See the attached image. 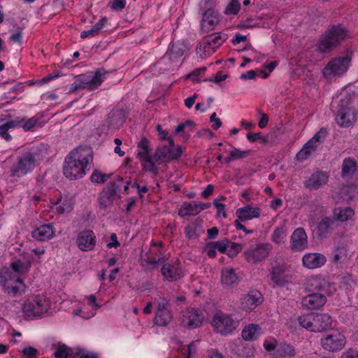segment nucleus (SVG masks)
<instances>
[{
  "label": "nucleus",
  "mask_w": 358,
  "mask_h": 358,
  "mask_svg": "<svg viewBox=\"0 0 358 358\" xmlns=\"http://www.w3.org/2000/svg\"><path fill=\"white\" fill-rule=\"evenodd\" d=\"M92 161L93 152L91 148L78 147L65 157L63 173L69 180L80 179L90 170Z\"/></svg>",
  "instance_id": "f257e3e1"
},
{
  "label": "nucleus",
  "mask_w": 358,
  "mask_h": 358,
  "mask_svg": "<svg viewBox=\"0 0 358 358\" xmlns=\"http://www.w3.org/2000/svg\"><path fill=\"white\" fill-rule=\"evenodd\" d=\"M348 38L350 33L345 27L341 24L331 25L320 36L316 50L320 53H330Z\"/></svg>",
  "instance_id": "f03ea898"
},
{
  "label": "nucleus",
  "mask_w": 358,
  "mask_h": 358,
  "mask_svg": "<svg viewBox=\"0 0 358 358\" xmlns=\"http://www.w3.org/2000/svg\"><path fill=\"white\" fill-rule=\"evenodd\" d=\"M50 308L49 300L43 295L29 296L22 304V313L26 319L34 320L43 317Z\"/></svg>",
  "instance_id": "7ed1b4c3"
},
{
  "label": "nucleus",
  "mask_w": 358,
  "mask_h": 358,
  "mask_svg": "<svg viewBox=\"0 0 358 358\" xmlns=\"http://www.w3.org/2000/svg\"><path fill=\"white\" fill-rule=\"evenodd\" d=\"M186 49L187 48L183 43L179 41L171 43L168 50L161 58L159 63L166 66L165 70L173 71L181 64V57Z\"/></svg>",
  "instance_id": "20e7f679"
},
{
  "label": "nucleus",
  "mask_w": 358,
  "mask_h": 358,
  "mask_svg": "<svg viewBox=\"0 0 358 358\" xmlns=\"http://www.w3.org/2000/svg\"><path fill=\"white\" fill-rule=\"evenodd\" d=\"M110 72L104 69H99L94 73V75L90 78V76L80 75L76 78L73 83L71 84V90L76 91L80 89L94 90L101 85L106 75Z\"/></svg>",
  "instance_id": "39448f33"
},
{
  "label": "nucleus",
  "mask_w": 358,
  "mask_h": 358,
  "mask_svg": "<svg viewBox=\"0 0 358 358\" xmlns=\"http://www.w3.org/2000/svg\"><path fill=\"white\" fill-rule=\"evenodd\" d=\"M168 142L169 145L158 147L155 152L153 159L159 164L178 159L182 155V148L175 147L173 138H169Z\"/></svg>",
  "instance_id": "423d86ee"
},
{
  "label": "nucleus",
  "mask_w": 358,
  "mask_h": 358,
  "mask_svg": "<svg viewBox=\"0 0 358 358\" xmlns=\"http://www.w3.org/2000/svg\"><path fill=\"white\" fill-rule=\"evenodd\" d=\"M35 162V155L32 152H27L21 155L11 167V176L20 178L27 175L34 170Z\"/></svg>",
  "instance_id": "0eeeda50"
},
{
  "label": "nucleus",
  "mask_w": 358,
  "mask_h": 358,
  "mask_svg": "<svg viewBox=\"0 0 358 358\" xmlns=\"http://www.w3.org/2000/svg\"><path fill=\"white\" fill-rule=\"evenodd\" d=\"M348 55L338 57L329 61L323 69L322 74L325 78H331L335 76L343 74L348 69L350 62Z\"/></svg>",
  "instance_id": "6e6552de"
},
{
  "label": "nucleus",
  "mask_w": 358,
  "mask_h": 358,
  "mask_svg": "<svg viewBox=\"0 0 358 358\" xmlns=\"http://www.w3.org/2000/svg\"><path fill=\"white\" fill-rule=\"evenodd\" d=\"M213 326L218 333L227 335L231 333L237 327V322L231 315L222 312L216 313L213 319Z\"/></svg>",
  "instance_id": "1a4fd4ad"
},
{
  "label": "nucleus",
  "mask_w": 358,
  "mask_h": 358,
  "mask_svg": "<svg viewBox=\"0 0 358 358\" xmlns=\"http://www.w3.org/2000/svg\"><path fill=\"white\" fill-rule=\"evenodd\" d=\"M327 135L325 129L322 128L308 142L305 143L303 148L297 153L296 157L299 160L303 161L308 158L315 152L320 143L324 141Z\"/></svg>",
  "instance_id": "9d476101"
},
{
  "label": "nucleus",
  "mask_w": 358,
  "mask_h": 358,
  "mask_svg": "<svg viewBox=\"0 0 358 358\" xmlns=\"http://www.w3.org/2000/svg\"><path fill=\"white\" fill-rule=\"evenodd\" d=\"M341 101L336 122L341 127H349L355 122L357 113L355 109L350 106L349 100L345 102L346 104L343 103V99Z\"/></svg>",
  "instance_id": "9b49d317"
},
{
  "label": "nucleus",
  "mask_w": 358,
  "mask_h": 358,
  "mask_svg": "<svg viewBox=\"0 0 358 358\" xmlns=\"http://www.w3.org/2000/svg\"><path fill=\"white\" fill-rule=\"evenodd\" d=\"M271 250L270 244L262 243L256 247L250 246L244 251L243 255L248 263L257 264L267 257Z\"/></svg>",
  "instance_id": "f8f14e48"
},
{
  "label": "nucleus",
  "mask_w": 358,
  "mask_h": 358,
  "mask_svg": "<svg viewBox=\"0 0 358 358\" xmlns=\"http://www.w3.org/2000/svg\"><path fill=\"white\" fill-rule=\"evenodd\" d=\"M203 313L196 308H187L181 312L180 324L187 329H195L203 322Z\"/></svg>",
  "instance_id": "ddd939ff"
},
{
  "label": "nucleus",
  "mask_w": 358,
  "mask_h": 358,
  "mask_svg": "<svg viewBox=\"0 0 358 358\" xmlns=\"http://www.w3.org/2000/svg\"><path fill=\"white\" fill-rule=\"evenodd\" d=\"M169 301L163 297L160 298L157 303V309L154 318V323L159 327H166L173 319V314L169 309Z\"/></svg>",
  "instance_id": "4468645a"
},
{
  "label": "nucleus",
  "mask_w": 358,
  "mask_h": 358,
  "mask_svg": "<svg viewBox=\"0 0 358 358\" xmlns=\"http://www.w3.org/2000/svg\"><path fill=\"white\" fill-rule=\"evenodd\" d=\"M306 288L309 292L327 295H331L336 291L333 284L319 276L308 279Z\"/></svg>",
  "instance_id": "2eb2a0df"
},
{
  "label": "nucleus",
  "mask_w": 358,
  "mask_h": 358,
  "mask_svg": "<svg viewBox=\"0 0 358 358\" xmlns=\"http://www.w3.org/2000/svg\"><path fill=\"white\" fill-rule=\"evenodd\" d=\"M345 344V336L338 331H334L331 334L321 339L322 348L329 352L341 350Z\"/></svg>",
  "instance_id": "dca6fc26"
},
{
  "label": "nucleus",
  "mask_w": 358,
  "mask_h": 358,
  "mask_svg": "<svg viewBox=\"0 0 358 358\" xmlns=\"http://www.w3.org/2000/svg\"><path fill=\"white\" fill-rule=\"evenodd\" d=\"M329 180V174L322 171H317L306 177L303 181V187L310 190H317L325 185Z\"/></svg>",
  "instance_id": "f3484780"
},
{
  "label": "nucleus",
  "mask_w": 358,
  "mask_h": 358,
  "mask_svg": "<svg viewBox=\"0 0 358 358\" xmlns=\"http://www.w3.org/2000/svg\"><path fill=\"white\" fill-rule=\"evenodd\" d=\"M201 15V30L203 33L213 31L220 22L218 12L213 8H208Z\"/></svg>",
  "instance_id": "a211bd4d"
},
{
  "label": "nucleus",
  "mask_w": 358,
  "mask_h": 358,
  "mask_svg": "<svg viewBox=\"0 0 358 358\" xmlns=\"http://www.w3.org/2000/svg\"><path fill=\"white\" fill-rule=\"evenodd\" d=\"M78 248L84 252L92 250L96 243V236L93 231L85 229L80 231L76 239Z\"/></svg>",
  "instance_id": "6ab92c4d"
},
{
  "label": "nucleus",
  "mask_w": 358,
  "mask_h": 358,
  "mask_svg": "<svg viewBox=\"0 0 358 358\" xmlns=\"http://www.w3.org/2000/svg\"><path fill=\"white\" fill-rule=\"evenodd\" d=\"M269 273L273 287H284L289 282V276L286 273V268L283 264H275L269 271Z\"/></svg>",
  "instance_id": "aec40b11"
},
{
  "label": "nucleus",
  "mask_w": 358,
  "mask_h": 358,
  "mask_svg": "<svg viewBox=\"0 0 358 358\" xmlns=\"http://www.w3.org/2000/svg\"><path fill=\"white\" fill-rule=\"evenodd\" d=\"M308 236L303 228L298 227L290 237V248L293 251H303L308 248Z\"/></svg>",
  "instance_id": "412c9836"
},
{
  "label": "nucleus",
  "mask_w": 358,
  "mask_h": 358,
  "mask_svg": "<svg viewBox=\"0 0 358 358\" xmlns=\"http://www.w3.org/2000/svg\"><path fill=\"white\" fill-rule=\"evenodd\" d=\"M262 301V294L256 289L250 291L248 294L243 295L240 299L241 307L245 310H254Z\"/></svg>",
  "instance_id": "4be33fe9"
},
{
  "label": "nucleus",
  "mask_w": 358,
  "mask_h": 358,
  "mask_svg": "<svg viewBox=\"0 0 358 358\" xmlns=\"http://www.w3.org/2000/svg\"><path fill=\"white\" fill-rule=\"evenodd\" d=\"M327 295L315 293L308 294L302 300L303 306L309 310H315L322 308L327 302Z\"/></svg>",
  "instance_id": "5701e85b"
},
{
  "label": "nucleus",
  "mask_w": 358,
  "mask_h": 358,
  "mask_svg": "<svg viewBox=\"0 0 358 358\" xmlns=\"http://www.w3.org/2000/svg\"><path fill=\"white\" fill-rule=\"evenodd\" d=\"M332 319L326 313H313V332L325 331L331 328Z\"/></svg>",
  "instance_id": "b1692460"
},
{
  "label": "nucleus",
  "mask_w": 358,
  "mask_h": 358,
  "mask_svg": "<svg viewBox=\"0 0 358 358\" xmlns=\"http://www.w3.org/2000/svg\"><path fill=\"white\" fill-rule=\"evenodd\" d=\"M126 118L127 113L124 109H113L106 121L108 127L118 129L125 122Z\"/></svg>",
  "instance_id": "393cba45"
},
{
  "label": "nucleus",
  "mask_w": 358,
  "mask_h": 358,
  "mask_svg": "<svg viewBox=\"0 0 358 358\" xmlns=\"http://www.w3.org/2000/svg\"><path fill=\"white\" fill-rule=\"evenodd\" d=\"M161 273L170 282L176 281L183 276L182 270L176 264L163 263Z\"/></svg>",
  "instance_id": "a878e982"
},
{
  "label": "nucleus",
  "mask_w": 358,
  "mask_h": 358,
  "mask_svg": "<svg viewBox=\"0 0 358 358\" xmlns=\"http://www.w3.org/2000/svg\"><path fill=\"white\" fill-rule=\"evenodd\" d=\"M337 222L334 217H322L317 225L318 236L322 238L326 237L327 234H331L337 227Z\"/></svg>",
  "instance_id": "bb28decb"
},
{
  "label": "nucleus",
  "mask_w": 358,
  "mask_h": 358,
  "mask_svg": "<svg viewBox=\"0 0 358 358\" xmlns=\"http://www.w3.org/2000/svg\"><path fill=\"white\" fill-rule=\"evenodd\" d=\"M228 38L227 34L218 32L207 36L203 40V48L205 51L213 50L215 51L220 47Z\"/></svg>",
  "instance_id": "cd10ccee"
},
{
  "label": "nucleus",
  "mask_w": 358,
  "mask_h": 358,
  "mask_svg": "<svg viewBox=\"0 0 358 358\" xmlns=\"http://www.w3.org/2000/svg\"><path fill=\"white\" fill-rule=\"evenodd\" d=\"M55 230L51 224H45L39 226L31 232L33 238L38 241H45L53 238Z\"/></svg>",
  "instance_id": "c85d7f7f"
},
{
  "label": "nucleus",
  "mask_w": 358,
  "mask_h": 358,
  "mask_svg": "<svg viewBox=\"0 0 358 358\" xmlns=\"http://www.w3.org/2000/svg\"><path fill=\"white\" fill-rule=\"evenodd\" d=\"M302 261L304 266L313 269L323 266L327 259L320 253H308L303 257Z\"/></svg>",
  "instance_id": "c756f323"
},
{
  "label": "nucleus",
  "mask_w": 358,
  "mask_h": 358,
  "mask_svg": "<svg viewBox=\"0 0 358 358\" xmlns=\"http://www.w3.org/2000/svg\"><path fill=\"white\" fill-rule=\"evenodd\" d=\"M348 250L345 245H339L334 248L331 256V262L336 266H341L348 260Z\"/></svg>",
  "instance_id": "7c9ffc66"
},
{
  "label": "nucleus",
  "mask_w": 358,
  "mask_h": 358,
  "mask_svg": "<svg viewBox=\"0 0 358 358\" xmlns=\"http://www.w3.org/2000/svg\"><path fill=\"white\" fill-rule=\"evenodd\" d=\"M23 122H24V117H17L14 120L3 123L0 125V137L7 142L10 141L13 138L8 133V130L10 129H15L21 126Z\"/></svg>",
  "instance_id": "2f4dec72"
},
{
  "label": "nucleus",
  "mask_w": 358,
  "mask_h": 358,
  "mask_svg": "<svg viewBox=\"0 0 358 358\" xmlns=\"http://www.w3.org/2000/svg\"><path fill=\"white\" fill-rule=\"evenodd\" d=\"M24 261H22L21 259H16L10 264V269H11L17 275L20 276L26 274L29 272L31 262V257L24 258Z\"/></svg>",
  "instance_id": "473e14b6"
},
{
  "label": "nucleus",
  "mask_w": 358,
  "mask_h": 358,
  "mask_svg": "<svg viewBox=\"0 0 358 358\" xmlns=\"http://www.w3.org/2000/svg\"><path fill=\"white\" fill-rule=\"evenodd\" d=\"M236 215L241 222H245L260 216V209L253 208L250 205L236 210Z\"/></svg>",
  "instance_id": "72a5a7b5"
},
{
  "label": "nucleus",
  "mask_w": 358,
  "mask_h": 358,
  "mask_svg": "<svg viewBox=\"0 0 358 358\" xmlns=\"http://www.w3.org/2000/svg\"><path fill=\"white\" fill-rule=\"evenodd\" d=\"M221 282L226 288L232 287L238 284V278L232 268H224L222 270Z\"/></svg>",
  "instance_id": "f704fd0d"
},
{
  "label": "nucleus",
  "mask_w": 358,
  "mask_h": 358,
  "mask_svg": "<svg viewBox=\"0 0 358 358\" xmlns=\"http://www.w3.org/2000/svg\"><path fill=\"white\" fill-rule=\"evenodd\" d=\"M296 355V351L293 345L286 342L278 343L276 351L273 352L275 358L293 357Z\"/></svg>",
  "instance_id": "c9c22d12"
},
{
  "label": "nucleus",
  "mask_w": 358,
  "mask_h": 358,
  "mask_svg": "<svg viewBox=\"0 0 358 358\" xmlns=\"http://www.w3.org/2000/svg\"><path fill=\"white\" fill-rule=\"evenodd\" d=\"M21 280H22V278L17 275L10 268L4 267L0 271V284L1 286L20 282Z\"/></svg>",
  "instance_id": "e433bc0d"
},
{
  "label": "nucleus",
  "mask_w": 358,
  "mask_h": 358,
  "mask_svg": "<svg viewBox=\"0 0 358 358\" xmlns=\"http://www.w3.org/2000/svg\"><path fill=\"white\" fill-rule=\"evenodd\" d=\"M262 334V328L257 324H249L242 331V338L245 341H253L257 339Z\"/></svg>",
  "instance_id": "4c0bfd02"
},
{
  "label": "nucleus",
  "mask_w": 358,
  "mask_h": 358,
  "mask_svg": "<svg viewBox=\"0 0 358 358\" xmlns=\"http://www.w3.org/2000/svg\"><path fill=\"white\" fill-rule=\"evenodd\" d=\"M3 291L11 297H15L18 294H21L25 292L26 286L21 280L20 282L11 283L2 285Z\"/></svg>",
  "instance_id": "58836bf2"
},
{
  "label": "nucleus",
  "mask_w": 358,
  "mask_h": 358,
  "mask_svg": "<svg viewBox=\"0 0 358 358\" xmlns=\"http://www.w3.org/2000/svg\"><path fill=\"white\" fill-rule=\"evenodd\" d=\"M201 212V208L198 207V205L194 201L185 202L184 203L180 210H178V215L182 217L196 215Z\"/></svg>",
  "instance_id": "ea45409f"
},
{
  "label": "nucleus",
  "mask_w": 358,
  "mask_h": 358,
  "mask_svg": "<svg viewBox=\"0 0 358 358\" xmlns=\"http://www.w3.org/2000/svg\"><path fill=\"white\" fill-rule=\"evenodd\" d=\"M122 182L123 178L120 176L117 177L115 181H110L101 192H103L104 195H108L115 199V196L117 191L120 189Z\"/></svg>",
  "instance_id": "a19ab883"
},
{
  "label": "nucleus",
  "mask_w": 358,
  "mask_h": 358,
  "mask_svg": "<svg viewBox=\"0 0 358 358\" xmlns=\"http://www.w3.org/2000/svg\"><path fill=\"white\" fill-rule=\"evenodd\" d=\"M200 222L201 221L196 219L194 222L185 227L184 233L188 239H195L199 236V229L201 228Z\"/></svg>",
  "instance_id": "79ce46f5"
},
{
  "label": "nucleus",
  "mask_w": 358,
  "mask_h": 358,
  "mask_svg": "<svg viewBox=\"0 0 358 358\" xmlns=\"http://www.w3.org/2000/svg\"><path fill=\"white\" fill-rule=\"evenodd\" d=\"M357 163L354 159L350 157L345 158L342 165L343 176H352L357 171Z\"/></svg>",
  "instance_id": "37998d69"
},
{
  "label": "nucleus",
  "mask_w": 358,
  "mask_h": 358,
  "mask_svg": "<svg viewBox=\"0 0 358 358\" xmlns=\"http://www.w3.org/2000/svg\"><path fill=\"white\" fill-rule=\"evenodd\" d=\"M287 231L284 225L275 227L272 235L271 240L276 244L284 243L286 240Z\"/></svg>",
  "instance_id": "c03bdc74"
},
{
  "label": "nucleus",
  "mask_w": 358,
  "mask_h": 358,
  "mask_svg": "<svg viewBox=\"0 0 358 358\" xmlns=\"http://www.w3.org/2000/svg\"><path fill=\"white\" fill-rule=\"evenodd\" d=\"M334 210V216L336 221L345 222L347 221L354 215V210L350 207H346L343 209H338Z\"/></svg>",
  "instance_id": "a18cd8bd"
},
{
  "label": "nucleus",
  "mask_w": 358,
  "mask_h": 358,
  "mask_svg": "<svg viewBox=\"0 0 358 358\" xmlns=\"http://www.w3.org/2000/svg\"><path fill=\"white\" fill-rule=\"evenodd\" d=\"M297 321L300 327L313 332V313L300 315L298 317Z\"/></svg>",
  "instance_id": "49530a36"
},
{
  "label": "nucleus",
  "mask_w": 358,
  "mask_h": 358,
  "mask_svg": "<svg viewBox=\"0 0 358 358\" xmlns=\"http://www.w3.org/2000/svg\"><path fill=\"white\" fill-rule=\"evenodd\" d=\"M137 157L139 159L150 157L149 141L146 138H143L138 144Z\"/></svg>",
  "instance_id": "de8ad7c7"
},
{
  "label": "nucleus",
  "mask_w": 358,
  "mask_h": 358,
  "mask_svg": "<svg viewBox=\"0 0 358 358\" xmlns=\"http://www.w3.org/2000/svg\"><path fill=\"white\" fill-rule=\"evenodd\" d=\"M73 207L71 202L67 199H60L55 203V210L58 214H64L71 211Z\"/></svg>",
  "instance_id": "09e8293b"
},
{
  "label": "nucleus",
  "mask_w": 358,
  "mask_h": 358,
  "mask_svg": "<svg viewBox=\"0 0 358 358\" xmlns=\"http://www.w3.org/2000/svg\"><path fill=\"white\" fill-rule=\"evenodd\" d=\"M142 162L143 169L147 171L157 175L158 173L159 168L153 162L151 156L140 159Z\"/></svg>",
  "instance_id": "8fccbe9b"
},
{
  "label": "nucleus",
  "mask_w": 358,
  "mask_h": 358,
  "mask_svg": "<svg viewBox=\"0 0 358 358\" xmlns=\"http://www.w3.org/2000/svg\"><path fill=\"white\" fill-rule=\"evenodd\" d=\"M227 245V251L225 252V254H227L229 257H236L243 249L241 244L231 242V241H229V243Z\"/></svg>",
  "instance_id": "3c124183"
},
{
  "label": "nucleus",
  "mask_w": 358,
  "mask_h": 358,
  "mask_svg": "<svg viewBox=\"0 0 358 358\" xmlns=\"http://www.w3.org/2000/svg\"><path fill=\"white\" fill-rule=\"evenodd\" d=\"M110 174L101 173L97 171H94L91 176L90 180L94 183L102 184L107 181L110 178Z\"/></svg>",
  "instance_id": "603ef678"
},
{
  "label": "nucleus",
  "mask_w": 358,
  "mask_h": 358,
  "mask_svg": "<svg viewBox=\"0 0 358 358\" xmlns=\"http://www.w3.org/2000/svg\"><path fill=\"white\" fill-rule=\"evenodd\" d=\"M71 349L66 345H59L55 352V357L56 358H68L71 354Z\"/></svg>",
  "instance_id": "864d4df0"
},
{
  "label": "nucleus",
  "mask_w": 358,
  "mask_h": 358,
  "mask_svg": "<svg viewBox=\"0 0 358 358\" xmlns=\"http://www.w3.org/2000/svg\"><path fill=\"white\" fill-rule=\"evenodd\" d=\"M114 199L108 196L104 195L103 192H101L100 196L99 197V203L100 208L106 210L108 207L111 206L113 204Z\"/></svg>",
  "instance_id": "5fc2aeb1"
},
{
  "label": "nucleus",
  "mask_w": 358,
  "mask_h": 358,
  "mask_svg": "<svg viewBox=\"0 0 358 358\" xmlns=\"http://www.w3.org/2000/svg\"><path fill=\"white\" fill-rule=\"evenodd\" d=\"M241 8L240 3L238 0H231L224 10L226 15H236Z\"/></svg>",
  "instance_id": "6e6d98bb"
},
{
  "label": "nucleus",
  "mask_w": 358,
  "mask_h": 358,
  "mask_svg": "<svg viewBox=\"0 0 358 358\" xmlns=\"http://www.w3.org/2000/svg\"><path fill=\"white\" fill-rule=\"evenodd\" d=\"M246 137L248 140L250 142H255L257 141H260L263 143H267L268 142V138L266 137L263 136L261 132H250L247 134Z\"/></svg>",
  "instance_id": "4d7b16f0"
},
{
  "label": "nucleus",
  "mask_w": 358,
  "mask_h": 358,
  "mask_svg": "<svg viewBox=\"0 0 358 358\" xmlns=\"http://www.w3.org/2000/svg\"><path fill=\"white\" fill-rule=\"evenodd\" d=\"M213 243H214L216 250H218L220 253L224 254L225 252L227 251V244L229 243V240L224 238L218 241L213 242Z\"/></svg>",
  "instance_id": "13d9d810"
},
{
  "label": "nucleus",
  "mask_w": 358,
  "mask_h": 358,
  "mask_svg": "<svg viewBox=\"0 0 358 358\" xmlns=\"http://www.w3.org/2000/svg\"><path fill=\"white\" fill-rule=\"evenodd\" d=\"M108 6L113 10L122 11L126 6V0H113Z\"/></svg>",
  "instance_id": "bf43d9fd"
},
{
  "label": "nucleus",
  "mask_w": 358,
  "mask_h": 358,
  "mask_svg": "<svg viewBox=\"0 0 358 358\" xmlns=\"http://www.w3.org/2000/svg\"><path fill=\"white\" fill-rule=\"evenodd\" d=\"M22 123H24L22 125V127L23 128V129L24 131H30L34 127H36L37 124H39V121L37 118H36L35 117H33L29 118L27 121L24 120V122H23Z\"/></svg>",
  "instance_id": "052dcab7"
},
{
  "label": "nucleus",
  "mask_w": 358,
  "mask_h": 358,
  "mask_svg": "<svg viewBox=\"0 0 358 358\" xmlns=\"http://www.w3.org/2000/svg\"><path fill=\"white\" fill-rule=\"evenodd\" d=\"M234 160L245 158L249 155L250 150H241L238 148H234L230 151Z\"/></svg>",
  "instance_id": "680f3d73"
},
{
  "label": "nucleus",
  "mask_w": 358,
  "mask_h": 358,
  "mask_svg": "<svg viewBox=\"0 0 358 358\" xmlns=\"http://www.w3.org/2000/svg\"><path fill=\"white\" fill-rule=\"evenodd\" d=\"M237 348L238 352H236V354L238 356H245L249 357L253 355V349L250 348L249 346H243V345H237Z\"/></svg>",
  "instance_id": "e2e57ef3"
},
{
  "label": "nucleus",
  "mask_w": 358,
  "mask_h": 358,
  "mask_svg": "<svg viewBox=\"0 0 358 358\" xmlns=\"http://www.w3.org/2000/svg\"><path fill=\"white\" fill-rule=\"evenodd\" d=\"M22 353L24 358H37L38 350L33 347L24 348Z\"/></svg>",
  "instance_id": "0e129e2a"
},
{
  "label": "nucleus",
  "mask_w": 358,
  "mask_h": 358,
  "mask_svg": "<svg viewBox=\"0 0 358 358\" xmlns=\"http://www.w3.org/2000/svg\"><path fill=\"white\" fill-rule=\"evenodd\" d=\"M203 251L210 258H214L216 257V249L213 242L207 243L203 248Z\"/></svg>",
  "instance_id": "69168bd1"
},
{
  "label": "nucleus",
  "mask_w": 358,
  "mask_h": 358,
  "mask_svg": "<svg viewBox=\"0 0 358 358\" xmlns=\"http://www.w3.org/2000/svg\"><path fill=\"white\" fill-rule=\"evenodd\" d=\"M278 343L276 340L272 341L266 340L264 342L263 346L267 352L276 351Z\"/></svg>",
  "instance_id": "338daca9"
},
{
  "label": "nucleus",
  "mask_w": 358,
  "mask_h": 358,
  "mask_svg": "<svg viewBox=\"0 0 358 358\" xmlns=\"http://www.w3.org/2000/svg\"><path fill=\"white\" fill-rule=\"evenodd\" d=\"M9 41L13 43H16L19 45L22 44V29L20 27L17 28V31L13 34L10 38Z\"/></svg>",
  "instance_id": "774afa93"
}]
</instances>
